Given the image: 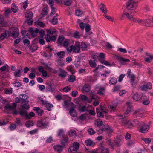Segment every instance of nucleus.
Listing matches in <instances>:
<instances>
[{
  "label": "nucleus",
  "mask_w": 153,
  "mask_h": 153,
  "mask_svg": "<svg viewBox=\"0 0 153 153\" xmlns=\"http://www.w3.org/2000/svg\"><path fill=\"white\" fill-rule=\"evenodd\" d=\"M121 122L125 126L129 128L136 126L139 124V122L137 120L131 121L127 120L126 119H123L121 120Z\"/></svg>",
  "instance_id": "obj_1"
},
{
  "label": "nucleus",
  "mask_w": 153,
  "mask_h": 153,
  "mask_svg": "<svg viewBox=\"0 0 153 153\" xmlns=\"http://www.w3.org/2000/svg\"><path fill=\"white\" fill-rule=\"evenodd\" d=\"M49 122L48 119L43 118L37 122V126L42 128H45L49 126Z\"/></svg>",
  "instance_id": "obj_2"
},
{
  "label": "nucleus",
  "mask_w": 153,
  "mask_h": 153,
  "mask_svg": "<svg viewBox=\"0 0 153 153\" xmlns=\"http://www.w3.org/2000/svg\"><path fill=\"white\" fill-rule=\"evenodd\" d=\"M136 0H129L126 4V8L127 9H136L137 7V3Z\"/></svg>",
  "instance_id": "obj_3"
},
{
  "label": "nucleus",
  "mask_w": 153,
  "mask_h": 153,
  "mask_svg": "<svg viewBox=\"0 0 153 153\" xmlns=\"http://www.w3.org/2000/svg\"><path fill=\"white\" fill-rule=\"evenodd\" d=\"M136 9H127V12L126 13V16L128 19L132 21L135 18L133 17L134 16L136 13L134 10Z\"/></svg>",
  "instance_id": "obj_4"
},
{
  "label": "nucleus",
  "mask_w": 153,
  "mask_h": 153,
  "mask_svg": "<svg viewBox=\"0 0 153 153\" xmlns=\"http://www.w3.org/2000/svg\"><path fill=\"white\" fill-rule=\"evenodd\" d=\"M123 143L122 138L121 136H118L116 140L113 142H109V144L111 146L116 145L117 147H119L121 146Z\"/></svg>",
  "instance_id": "obj_5"
},
{
  "label": "nucleus",
  "mask_w": 153,
  "mask_h": 153,
  "mask_svg": "<svg viewBox=\"0 0 153 153\" xmlns=\"http://www.w3.org/2000/svg\"><path fill=\"white\" fill-rule=\"evenodd\" d=\"M9 36L15 38L19 35V32L18 29L16 28L13 27L10 29V31L8 32Z\"/></svg>",
  "instance_id": "obj_6"
},
{
  "label": "nucleus",
  "mask_w": 153,
  "mask_h": 153,
  "mask_svg": "<svg viewBox=\"0 0 153 153\" xmlns=\"http://www.w3.org/2000/svg\"><path fill=\"white\" fill-rule=\"evenodd\" d=\"M79 144L77 142L73 143V146L69 148V151L70 153H77L79 149Z\"/></svg>",
  "instance_id": "obj_7"
},
{
  "label": "nucleus",
  "mask_w": 153,
  "mask_h": 153,
  "mask_svg": "<svg viewBox=\"0 0 153 153\" xmlns=\"http://www.w3.org/2000/svg\"><path fill=\"white\" fill-rule=\"evenodd\" d=\"M27 99V96L25 94H20L19 95V97H17L15 98L16 103L21 102L23 104L25 102L27 101L26 99Z\"/></svg>",
  "instance_id": "obj_8"
},
{
  "label": "nucleus",
  "mask_w": 153,
  "mask_h": 153,
  "mask_svg": "<svg viewBox=\"0 0 153 153\" xmlns=\"http://www.w3.org/2000/svg\"><path fill=\"white\" fill-rule=\"evenodd\" d=\"M72 105L70 108L69 113L70 115L73 117H75L77 115V112L75 109V107L74 105L71 103Z\"/></svg>",
  "instance_id": "obj_9"
},
{
  "label": "nucleus",
  "mask_w": 153,
  "mask_h": 153,
  "mask_svg": "<svg viewBox=\"0 0 153 153\" xmlns=\"http://www.w3.org/2000/svg\"><path fill=\"white\" fill-rule=\"evenodd\" d=\"M80 50L79 48H77L75 45H71L67 48V51L69 52L73 51L75 53H79Z\"/></svg>",
  "instance_id": "obj_10"
},
{
  "label": "nucleus",
  "mask_w": 153,
  "mask_h": 153,
  "mask_svg": "<svg viewBox=\"0 0 153 153\" xmlns=\"http://www.w3.org/2000/svg\"><path fill=\"white\" fill-rule=\"evenodd\" d=\"M45 38L46 41L48 42L55 41L56 40V36H51L48 34H47L45 36Z\"/></svg>",
  "instance_id": "obj_11"
},
{
  "label": "nucleus",
  "mask_w": 153,
  "mask_h": 153,
  "mask_svg": "<svg viewBox=\"0 0 153 153\" xmlns=\"http://www.w3.org/2000/svg\"><path fill=\"white\" fill-rule=\"evenodd\" d=\"M149 128V126L148 125L144 124L140 129L139 131L143 133H146L147 132Z\"/></svg>",
  "instance_id": "obj_12"
},
{
  "label": "nucleus",
  "mask_w": 153,
  "mask_h": 153,
  "mask_svg": "<svg viewBox=\"0 0 153 153\" xmlns=\"http://www.w3.org/2000/svg\"><path fill=\"white\" fill-rule=\"evenodd\" d=\"M145 19H136L134 18L133 19L132 21L136 23H137L139 24L142 25H144L145 24Z\"/></svg>",
  "instance_id": "obj_13"
},
{
  "label": "nucleus",
  "mask_w": 153,
  "mask_h": 153,
  "mask_svg": "<svg viewBox=\"0 0 153 153\" xmlns=\"http://www.w3.org/2000/svg\"><path fill=\"white\" fill-rule=\"evenodd\" d=\"M59 73L58 74V76L62 78H64L67 76V73L64 70L59 69Z\"/></svg>",
  "instance_id": "obj_14"
},
{
  "label": "nucleus",
  "mask_w": 153,
  "mask_h": 153,
  "mask_svg": "<svg viewBox=\"0 0 153 153\" xmlns=\"http://www.w3.org/2000/svg\"><path fill=\"white\" fill-rule=\"evenodd\" d=\"M91 87L88 84H85L82 88V92L83 93L88 92L90 91Z\"/></svg>",
  "instance_id": "obj_15"
},
{
  "label": "nucleus",
  "mask_w": 153,
  "mask_h": 153,
  "mask_svg": "<svg viewBox=\"0 0 153 153\" xmlns=\"http://www.w3.org/2000/svg\"><path fill=\"white\" fill-rule=\"evenodd\" d=\"M152 88V84L150 83H148L146 84L143 85L141 89L143 91H146L148 89H151Z\"/></svg>",
  "instance_id": "obj_16"
},
{
  "label": "nucleus",
  "mask_w": 153,
  "mask_h": 153,
  "mask_svg": "<svg viewBox=\"0 0 153 153\" xmlns=\"http://www.w3.org/2000/svg\"><path fill=\"white\" fill-rule=\"evenodd\" d=\"M98 60L101 62L103 63L105 58V55L103 53H100L98 56H97Z\"/></svg>",
  "instance_id": "obj_17"
},
{
  "label": "nucleus",
  "mask_w": 153,
  "mask_h": 153,
  "mask_svg": "<svg viewBox=\"0 0 153 153\" xmlns=\"http://www.w3.org/2000/svg\"><path fill=\"white\" fill-rule=\"evenodd\" d=\"M143 96L139 95L137 93L135 94L132 97L133 99L136 101L141 100L143 99Z\"/></svg>",
  "instance_id": "obj_18"
},
{
  "label": "nucleus",
  "mask_w": 153,
  "mask_h": 153,
  "mask_svg": "<svg viewBox=\"0 0 153 153\" xmlns=\"http://www.w3.org/2000/svg\"><path fill=\"white\" fill-rule=\"evenodd\" d=\"M19 113L22 116H24L26 118L30 119V117L29 116L26 111H24L23 110H20L19 112Z\"/></svg>",
  "instance_id": "obj_19"
},
{
  "label": "nucleus",
  "mask_w": 153,
  "mask_h": 153,
  "mask_svg": "<svg viewBox=\"0 0 153 153\" xmlns=\"http://www.w3.org/2000/svg\"><path fill=\"white\" fill-rule=\"evenodd\" d=\"M29 30L32 36L33 37L36 36L39 31V30L37 29L33 30L32 28H31Z\"/></svg>",
  "instance_id": "obj_20"
},
{
  "label": "nucleus",
  "mask_w": 153,
  "mask_h": 153,
  "mask_svg": "<svg viewBox=\"0 0 153 153\" xmlns=\"http://www.w3.org/2000/svg\"><path fill=\"white\" fill-rule=\"evenodd\" d=\"M145 25L147 26H153V20L149 19H145Z\"/></svg>",
  "instance_id": "obj_21"
},
{
  "label": "nucleus",
  "mask_w": 153,
  "mask_h": 153,
  "mask_svg": "<svg viewBox=\"0 0 153 153\" xmlns=\"http://www.w3.org/2000/svg\"><path fill=\"white\" fill-rule=\"evenodd\" d=\"M38 48V47L36 44L33 43L32 44L29 48V49L32 52H34Z\"/></svg>",
  "instance_id": "obj_22"
},
{
  "label": "nucleus",
  "mask_w": 153,
  "mask_h": 153,
  "mask_svg": "<svg viewBox=\"0 0 153 153\" xmlns=\"http://www.w3.org/2000/svg\"><path fill=\"white\" fill-rule=\"evenodd\" d=\"M33 13L30 11H27L25 13V17L27 19H31L33 16Z\"/></svg>",
  "instance_id": "obj_23"
},
{
  "label": "nucleus",
  "mask_w": 153,
  "mask_h": 153,
  "mask_svg": "<svg viewBox=\"0 0 153 153\" xmlns=\"http://www.w3.org/2000/svg\"><path fill=\"white\" fill-rule=\"evenodd\" d=\"M34 110L36 111L39 116H42L43 113V111L40 109L39 107H34Z\"/></svg>",
  "instance_id": "obj_24"
},
{
  "label": "nucleus",
  "mask_w": 153,
  "mask_h": 153,
  "mask_svg": "<svg viewBox=\"0 0 153 153\" xmlns=\"http://www.w3.org/2000/svg\"><path fill=\"white\" fill-rule=\"evenodd\" d=\"M94 124L95 125L100 127L102 125L103 123L102 121L100 119H97L95 120Z\"/></svg>",
  "instance_id": "obj_25"
},
{
  "label": "nucleus",
  "mask_w": 153,
  "mask_h": 153,
  "mask_svg": "<svg viewBox=\"0 0 153 153\" xmlns=\"http://www.w3.org/2000/svg\"><path fill=\"white\" fill-rule=\"evenodd\" d=\"M24 104L21 105V107L22 108L25 109H28L29 108V105L28 104V101L25 102Z\"/></svg>",
  "instance_id": "obj_26"
},
{
  "label": "nucleus",
  "mask_w": 153,
  "mask_h": 153,
  "mask_svg": "<svg viewBox=\"0 0 153 153\" xmlns=\"http://www.w3.org/2000/svg\"><path fill=\"white\" fill-rule=\"evenodd\" d=\"M22 70L21 69H18L16 70L14 73V76L15 77H19L21 75V71Z\"/></svg>",
  "instance_id": "obj_27"
},
{
  "label": "nucleus",
  "mask_w": 153,
  "mask_h": 153,
  "mask_svg": "<svg viewBox=\"0 0 153 153\" xmlns=\"http://www.w3.org/2000/svg\"><path fill=\"white\" fill-rule=\"evenodd\" d=\"M53 85L51 83L48 84L46 87V90L48 91H53Z\"/></svg>",
  "instance_id": "obj_28"
},
{
  "label": "nucleus",
  "mask_w": 153,
  "mask_h": 153,
  "mask_svg": "<svg viewBox=\"0 0 153 153\" xmlns=\"http://www.w3.org/2000/svg\"><path fill=\"white\" fill-rule=\"evenodd\" d=\"M54 149L57 152L61 151L63 149V146L60 145H56L54 147Z\"/></svg>",
  "instance_id": "obj_29"
},
{
  "label": "nucleus",
  "mask_w": 153,
  "mask_h": 153,
  "mask_svg": "<svg viewBox=\"0 0 153 153\" xmlns=\"http://www.w3.org/2000/svg\"><path fill=\"white\" fill-rule=\"evenodd\" d=\"M85 144L88 146H91L93 144V141L90 139H88L85 141Z\"/></svg>",
  "instance_id": "obj_30"
},
{
  "label": "nucleus",
  "mask_w": 153,
  "mask_h": 153,
  "mask_svg": "<svg viewBox=\"0 0 153 153\" xmlns=\"http://www.w3.org/2000/svg\"><path fill=\"white\" fill-rule=\"evenodd\" d=\"M100 9L102 12L106 13L107 12V10L106 9L105 6L102 3H101L100 5Z\"/></svg>",
  "instance_id": "obj_31"
},
{
  "label": "nucleus",
  "mask_w": 153,
  "mask_h": 153,
  "mask_svg": "<svg viewBox=\"0 0 153 153\" xmlns=\"http://www.w3.org/2000/svg\"><path fill=\"white\" fill-rule=\"evenodd\" d=\"M117 81V79L116 78L113 77L109 80V83L111 85H113L116 84Z\"/></svg>",
  "instance_id": "obj_32"
},
{
  "label": "nucleus",
  "mask_w": 153,
  "mask_h": 153,
  "mask_svg": "<svg viewBox=\"0 0 153 153\" xmlns=\"http://www.w3.org/2000/svg\"><path fill=\"white\" fill-rule=\"evenodd\" d=\"M127 110H126V112L124 113V116L125 117H127L128 115L131 112V108L130 106H128L127 107Z\"/></svg>",
  "instance_id": "obj_33"
},
{
  "label": "nucleus",
  "mask_w": 153,
  "mask_h": 153,
  "mask_svg": "<svg viewBox=\"0 0 153 153\" xmlns=\"http://www.w3.org/2000/svg\"><path fill=\"white\" fill-rule=\"evenodd\" d=\"M72 3V0H64L63 4L68 6L70 5Z\"/></svg>",
  "instance_id": "obj_34"
},
{
  "label": "nucleus",
  "mask_w": 153,
  "mask_h": 153,
  "mask_svg": "<svg viewBox=\"0 0 153 153\" xmlns=\"http://www.w3.org/2000/svg\"><path fill=\"white\" fill-rule=\"evenodd\" d=\"M49 10L47 7H45L43 9L42 14L43 16H45L47 15V13H48Z\"/></svg>",
  "instance_id": "obj_35"
},
{
  "label": "nucleus",
  "mask_w": 153,
  "mask_h": 153,
  "mask_svg": "<svg viewBox=\"0 0 153 153\" xmlns=\"http://www.w3.org/2000/svg\"><path fill=\"white\" fill-rule=\"evenodd\" d=\"M65 52L63 51L58 52L56 53V54L60 58H62L65 56Z\"/></svg>",
  "instance_id": "obj_36"
},
{
  "label": "nucleus",
  "mask_w": 153,
  "mask_h": 153,
  "mask_svg": "<svg viewBox=\"0 0 153 153\" xmlns=\"http://www.w3.org/2000/svg\"><path fill=\"white\" fill-rule=\"evenodd\" d=\"M79 111L81 112H84L85 111H88V108L85 106H83L81 107L79 109Z\"/></svg>",
  "instance_id": "obj_37"
},
{
  "label": "nucleus",
  "mask_w": 153,
  "mask_h": 153,
  "mask_svg": "<svg viewBox=\"0 0 153 153\" xmlns=\"http://www.w3.org/2000/svg\"><path fill=\"white\" fill-rule=\"evenodd\" d=\"M47 33L48 34H53L54 33L56 32V30L55 29H49L48 30H47Z\"/></svg>",
  "instance_id": "obj_38"
},
{
  "label": "nucleus",
  "mask_w": 153,
  "mask_h": 153,
  "mask_svg": "<svg viewBox=\"0 0 153 153\" xmlns=\"http://www.w3.org/2000/svg\"><path fill=\"white\" fill-rule=\"evenodd\" d=\"M89 63L91 67L94 68L97 65L94 60V61L90 60L89 62Z\"/></svg>",
  "instance_id": "obj_39"
},
{
  "label": "nucleus",
  "mask_w": 153,
  "mask_h": 153,
  "mask_svg": "<svg viewBox=\"0 0 153 153\" xmlns=\"http://www.w3.org/2000/svg\"><path fill=\"white\" fill-rule=\"evenodd\" d=\"M68 79L69 82H73L75 80V76L74 75H70Z\"/></svg>",
  "instance_id": "obj_40"
},
{
  "label": "nucleus",
  "mask_w": 153,
  "mask_h": 153,
  "mask_svg": "<svg viewBox=\"0 0 153 153\" xmlns=\"http://www.w3.org/2000/svg\"><path fill=\"white\" fill-rule=\"evenodd\" d=\"M26 126L27 127H30L31 126L33 125V121H28L25 123Z\"/></svg>",
  "instance_id": "obj_41"
},
{
  "label": "nucleus",
  "mask_w": 153,
  "mask_h": 153,
  "mask_svg": "<svg viewBox=\"0 0 153 153\" xmlns=\"http://www.w3.org/2000/svg\"><path fill=\"white\" fill-rule=\"evenodd\" d=\"M46 107L48 110L51 111V109L53 108V106L52 104H51L49 103H47L46 105Z\"/></svg>",
  "instance_id": "obj_42"
},
{
  "label": "nucleus",
  "mask_w": 153,
  "mask_h": 153,
  "mask_svg": "<svg viewBox=\"0 0 153 153\" xmlns=\"http://www.w3.org/2000/svg\"><path fill=\"white\" fill-rule=\"evenodd\" d=\"M142 140L144 141L146 143H149L151 141V139L150 138H142Z\"/></svg>",
  "instance_id": "obj_43"
},
{
  "label": "nucleus",
  "mask_w": 153,
  "mask_h": 153,
  "mask_svg": "<svg viewBox=\"0 0 153 153\" xmlns=\"http://www.w3.org/2000/svg\"><path fill=\"white\" fill-rule=\"evenodd\" d=\"M104 88L102 87L100 88L99 90L97 91V93L100 95H102L104 94Z\"/></svg>",
  "instance_id": "obj_44"
},
{
  "label": "nucleus",
  "mask_w": 153,
  "mask_h": 153,
  "mask_svg": "<svg viewBox=\"0 0 153 153\" xmlns=\"http://www.w3.org/2000/svg\"><path fill=\"white\" fill-rule=\"evenodd\" d=\"M88 132L89 133V134L90 135H92L94 134L95 133V132L91 128H89L88 129Z\"/></svg>",
  "instance_id": "obj_45"
},
{
  "label": "nucleus",
  "mask_w": 153,
  "mask_h": 153,
  "mask_svg": "<svg viewBox=\"0 0 153 153\" xmlns=\"http://www.w3.org/2000/svg\"><path fill=\"white\" fill-rule=\"evenodd\" d=\"M12 89L11 88L4 90V93L6 94H10L12 93Z\"/></svg>",
  "instance_id": "obj_46"
},
{
  "label": "nucleus",
  "mask_w": 153,
  "mask_h": 153,
  "mask_svg": "<svg viewBox=\"0 0 153 153\" xmlns=\"http://www.w3.org/2000/svg\"><path fill=\"white\" fill-rule=\"evenodd\" d=\"M13 6L11 7L12 10L14 13L16 12L17 10L18 7L17 6L14 5V4H12Z\"/></svg>",
  "instance_id": "obj_47"
},
{
  "label": "nucleus",
  "mask_w": 153,
  "mask_h": 153,
  "mask_svg": "<svg viewBox=\"0 0 153 153\" xmlns=\"http://www.w3.org/2000/svg\"><path fill=\"white\" fill-rule=\"evenodd\" d=\"M69 42V40L68 39H65L63 42V46L64 47H67L68 46Z\"/></svg>",
  "instance_id": "obj_48"
},
{
  "label": "nucleus",
  "mask_w": 153,
  "mask_h": 153,
  "mask_svg": "<svg viewBox=\"0 0 153 153\" xmlns=\"http://www.w3.org/2000/svg\"><path fill=\"white\" fill-rule=\"evenodd\" d=\"M74 63V65L75 67L77 68H78L79 67L80 65V60L79 59H78L77 61H75Z\"/></svg>",
  "instance_id": "obj_49"
},
{
  "label": "nucleus",
  "mask_w": 153,
  "mask_h": 153,
  "mask_svg": "<svg viewBox=\"0 0 153 153\" xmlns=\"http://www.w3.org/2000/svg\"><path fill=\"white\" fill-rule=\"evenodd\" d=\"M82 13L83 12L79 10H77L75 11V14L78 16H81Z\"/></svg>",
  "instance_id": "obj_50"
},
{
  "label": "nucleus",
  "mask_w": 153,
  "mask_h": 153,
  "mask_svg": "<svg viewBox=\"0 0 153 153\" xmlns=\"http://www.w3.org/2000/svg\"><path fill=\"white\" fill-rule=\"evenodd\" d=\"M11 12V10L10 8L7 9L5 11L4 14L6 16H7Z\"/></svg>",
  "instance_id": "obj_51"
},
{
  "label": "nucleus",
  "mask_w": 153,
  "mask_h": 153,
  "mask_svg": "<svg viewBox=\"0 0 153 153\" xmlns=\"http://www.w3.org/2000/svg\"><path fill=\"white\" fill-rule=\"evenodd\" d=\"M51 12L50 13V15H53L55 13L56 9L55 8L53 7V6H51Z\"/></svg>",
  "instance_id": "obj_52"
},
{
  "label": "nucleus",
  "mask_w": 153,
  "mask_h": 153,
  "mask_svg": "<svg viewBox=\"0 0 153 153\" xmlns=\"http://www.w3.org/2000/svg\"><path fill=\"white\" fill-rule=\"evenodd\" d=\"M57 22L58 19L56 18V16H54L52 19V24L54 25H55L57 23Z\"/></svg>",
  "instance_id": "obj_53"
},
{
  "label": "nucleus",
  "mask_w": 153,
  "mask_h": 153,
  "mask_svg": "<svg viewBox=\"0 0 153 153\" xmlns=\"http://www.w3.org/2000/svg\"><path fill=\"white\" fill-rule=\"evenodd\" d=\"M74 37L76 38H79L80 37L79 33L77 31L75 32L74 33Z\"/></svg>",
  "instance_id": "obj_54"
},
{
  "label": "nucleus",
  "mask_w": 153,
  "mask_h": 153,
  "mask_svg": "<svg viewBox=\"0 0 153 153\" xmlns=\"http://www.w3.org/2000/svg\"><path fill=\"white\" fill-rule=\"evenodd\" d=\"M75 134V131L73 130H71L69 133V135L70 137L74 135Z\"/></svg>",
  "instance_id": "obj_55"
},
{
  "label": "nucleus",
  "mask_w": 153,
  "mask_h": 153,
  "mask_svg": "<svg viewBox=\"0 0 153 153\" xmlns=\"http://www.w3.org/2000/svg\"><path fill=\"white\" fill-rule=\"evenodd\" d=\"M15 123L17 124V126H22V125L21 120L19 118H17L16 119Z\"/></svg>",
  "instance_id": "obj_56"
},
{
  "label": "nucleus",
  "mask_w": 153,
  "mask_h": 153,
  "mask_svg": "<svg viewBox=\"0 0 153 153\" xmlns=\"http://www.w3.org/2000/svg\"><path fill=\"white\" fill-rule=\"evenodd\" d=\"M81 44V42L76 41L75 42L74 45L76 46L77 48H79V49L80 50Z\"/></svg>",
  "instance_id": "obj_57"
},
{
  "label": "nucleus",
  "mask_w": 153,
  "mask_h": 153,
  "mask_svg": "<svg viewBox=\"0 0 153 153\" xmlns=\"http://www.w3.org/2000/svg\"><path fill=\"white\" fill-rule=\"evenodd\" d=\"M87 46L85 43L81 42L80 48H82L83 50H84L87 48Z\"/></svg>",
  "instance_id": "obj_58"
},
{
  "label": "nucleus",
  "mask_w": 153,
  "mask_h": 153,
  "mask_svg": "<svg viewBox=\"0 0 153 153\" xmlns=\"http://www.w3.org/2000/svg\"><path fill=\"white\" fill-rule=\"evenodd\" d=\"M64 39V37L59 36L58 39V42L59 43H62Z\"/></svg>",
  "instance_id": "obj_59"
},
{
  "label": "nucleus",
  "mask_w": 153,
  "mask_h": 153,
  "mask_svg": "<svg viewBox=\"0 0 153 153\" xmlns=\"http://www.w3.org/2000/svg\"><path fill=\"white\" fill-rule=\"evenodd\" d=\"M86 117L85 114H82L79 117V118L82 121H83L86 119Z\"/></svg>",
  "instance_id": "obj_60"
},
{
  "label": "nucleus",
  "mask_w": 153,
  "mask_h": 153,
  "mask_svg": "<svg viewBox=\"0 0 153 153\" xmlns=\"http://www.w3.org/2000/svg\"><path fill=\"white\" fill-rule=\"evenodd\" d=\"M16 125L15 124H12L10 126V128L11 130H13L16 128Z\"/></svg>",
  "instance_id": "obj_61"
},
{
  "label": "nucleus",
  "mask_w": 153,
  "mask_h": 153,
  "mask_svg": "<svg viewBox=\"0 0 153 153\" xmlns=\"http://www.w3.org/2000/svg\"><path fill=\"white\" fill-rule=\"evenodd\" d=\"M134 75V74L131 73V72L130 70H128L127 73V77L130 78L131 76H132Z\"/></svg>",
  "instance_id": "obj_62"
},
{
  "label": "nucleus",
  "mask_w": 153,
  "mask_h": 153,
  "mask_svg": "<svg viewBox=\"0 0 153 153\" xmlns=\"http://www.w3.org/2000/svg\"><path fill=\"white\" fill-rule=\"evenodd\" d=\"M68 140L67 137H63V139L61 140V142L62 144L65 143Z\"/></svg>",
  "instance_id": "obj_63"
},
{
  "label": "nucleus",
  "mask_w": 153,
  "mask_h": 153,
  "mask_svg": "<svg viewBox=\"0 0 153 153\" xmlns=\"http://www.w3.org/2000/svg\"><path fill=\"white\" fill-rule=\"evenodd\" d=\"M23 42L25 45H26L27 46L30 43V41L27 39H25L23 40Z\"/></svg>",
  "instance_id": "obj_64"
}]
</instances>
